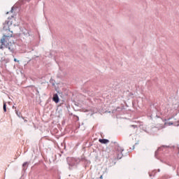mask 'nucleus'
<instances>
[{"instance_id": "nucleus-10", "label": "nucleus", "mask_w": 179, "mask_h": 179, "mask_svg": "<svg viewBox=\"0 0 179 179\" xmlns=\"http://www.w3.org/2000/svg\"><path fill=\"white\" fill-rule=\"evenodd\" d=\"M99 178L103 179V176H101Z\"/></svg>"}, {"instance_id": "nucleus-4", "label": "nucleus", "mask_w": 179, "mask_h": 179, "mask_svg": "<svg viewBox=\"0 0 179 179\" xmlns=\"http://www.w3.org/2000/svg\"><path fill=\"white\" fill-rule=\"evenodd\" d=\"M52 100L55 101V103H59V97L58 96V94H55L53 95Z\"/></svg>"}, {"instance_id": "nucleus-1", "label": "nucleus", "mask_w": 179, "mask_h": 179, "mask_svg": "<svg viewBox=\"0 0 179 179\" xmlns=\"http://www.w3.org/2000/svg\"><path fill=\"white\" fill-rule=\"evenodd\" d=\"M3 30L6 31L4 33L2 38L0 40V43L1 45H0V50H3V48H8L11 52H13L15 51V43H12L11 42H9V38L12 37L13 32L10 31V29H9V22H5L3 24Z\"/></svg>"}, {"instance_id": "nucleus-2", "label": "nucleus", "mask_w": 179, "mask_h": 179, "mask_svg": "<svg viewBox=\"0 0 179 179\" xmlns=\"http://www.w3.org/2000/svg\"><path fill=\"white\" fill-rule=\"evenodd\" d=\"M115 149V159H117V160H120V159H122V152H124V149L118 145H117Z\"/></svg>"}, {"instance_id": "nucleus-5", "label": "nucleus", "mask_w": 179, "mask_h": 179, "mask_svg": "<svg viewBox=\"0 0 179 179\" xmlns=\"http://www.w3.org/2000/svg\"><path fill=\"white\" fill-rule=\"evenodd\" d=\"M99 142H100V143L106 144V143H108V142H110V141H108L107 139H101V138H100L99 140Z\"/></svg>"}, {"instance_id": "nucleus-7", "label": "nucleus", "mask_w": 179, "mask_h": 179, "mask_svg": "<svg viewBox=\"0 0 179 179\" xmlns=\"http://www.w3.org/2000/svg\"><path fill=\"white\" fill-rule=\"evenodd\" d=\"M28 166H29V163L24 162V163L23 164V165H22V167H24H24H27Z\"/></svg>"}, {"instance_id": "nucleus-3", "label": "nucleus", "mask_w": 179, "mask_h": 179, "mask_svg": "<svg viewBox=\"0 0 179 179\" xmlns=\"http://www.w3.org/2000/svg\"><path fill=\"white\" fill-rule=\"evenodd\" d=\"M162 110H163L162 113L163 115H174V114H173L171 108L169 106L164 107L162 108Z\"/></svg>"}, {"instance_id": "nucleus-6", "label": "nucleus", "mask_w": 179, "mask_h": 179, "mask_svg": "<svg viewBox=\"0 0 179 179\" xmlns=\"http://www.w3.org/2000/svg\"><path fill=\"white\" fill-rule=\"evenodd\" d=\"M3 108L4 113H6V102H3Z\"/></svg>"}, {"instance_id": "nucleus-9", "label": "nucleus", "mask_w": 179, "mask_h": 179, "mask_svg": "<svg viewBox=\"0 0 179 179\" xmlns=\"http://www.w3.org/2000/svg\"><path fill=\"white\" fill-rule=\"evenodd\" d=\"M14 62H19V60H17V59H14Z\"/></svg>"}, {"instance_id": "nucleus-8", "label": "nucleus", "mask_w": 179, "mask_h": 179, "mask_svg": "<svg viewBox=\"0 0 179 179\" xmlns=\"http://www.w3.org/2000/svg\"><path fill=\"white\" fill-rule=\"evenodd\" d=\"M165 125H173V123H171V122H167V123H165Z\"/></svg>"}]
</instances>
